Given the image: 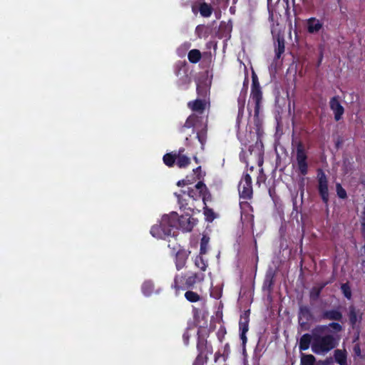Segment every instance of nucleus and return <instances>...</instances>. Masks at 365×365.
<instances>
[{"label": "nucleus", "mask_w": 365, "mask_h": 365, "mask_svg": "<svg viewBox=\"0 0 365 365\" xmlns=\"http://www.w3.org/2000/svg\"><path fill=\"white\" fill-rule=\"evenodd\" d=\"M272 33L277 36V46L276 48L277 55L278 57L284 51V40L279 36L277 29L274 27L272 29Z\"/></svg>", "instance_id": "obj_15"}, {"label": "nucleus", "mask_w": 365, "mask_h": 365, "mask_svg": "<svg viewBox=\"0 0 365 365\" xmlns=\"http://www.w3.org/2000/svg\"><path fill=\"white\" fill-rule=\"evenodd\" d=\"M177 225L181 227L185 231H190L195 225L197 221L195 219L192 218L187 213L185 216H181L180 218L177 217Z\"/></svg>", "instance_id": "obj_7"}, {"label": "nucleus", "mask_w": 365, "mask_h": 365, "mask_svg": "<svg viewBox=\"0 0 365 365\" xmlns=\"http://www.w3.org/2000/svg\"><path fill=\"white\" fill-rule=\"evenodd\" d=\"M153 285L150 282H146L143 285V291L145 295H149L153 291Z\"/></svg>", "instance_id": "obj_27"}, {"label": "nucleus", "mask_w": 365, "mask_h": 365, "mask_svg": "<svg viewBox=\"0 0 365 365\" xmlns=\"http://www.w3.org/2000/svg\"><path fill=\"white\" fill-rule=\"evenodd\" d=\"M289 37L291 38L292 37V34H291V31H289Z\"/></svg>", "instance_id": "obj_37"}, {"label": "nucleus", "mask_w": 365, "mask_h": 365, "mask_svg": "<svg viewBox=\"0 0 365 365\" xmlns=\"http://www.w3.org/2000/svg\"><path fill=\"white\" fill-rule=\"evenodd\" d=\"M199 140L202 143V138L200 135H198Z\"/></svg>", "instance_id": "obj_36"}, {"label": "nucleus", "mask_w": 365, "mask_h": 365, "mask_svg": "<svg viewBox=\"0 0 365 365\" xmlns=\"http://www.w3.org/2000/svg\"><path fill=\"white\" fill-rule=\"evenodd\" d=\"M195 120H196V116L190 115L187 119L184 126L186 128H190V127L193 126L195 124Z\"/></svg>", "instance_id": "obj_30"}, {"label": "nucleus", "mask_w": 365, "mask_h": 365, "mask_svg": "<svg viewBox=\"0 0 365 365\" xmlns=\"http://www.w3.org/2000/svg\"><path fill=\"white\" fill-rule=\"evenodd\" d=\"M259 95H257V96H256V98H257V99H258V98H259Z\"/></svg>", "instance_id": "obj_38"}, {"label": "nucleus", "mask_w": 365, "mask_h": 365, "mask_svg": "<svg viewBox=\"0 0 365 365\" xmlns=\"http://www.w3.org/2000/svg\"><path fill=\"white\" fill-rule=\"evenodd\" d=\"M327 327H320L313 331L312 351L316 354L324 355L336 345V339L327 334Z\"/></svg>", "instance_id": "obj_2"}, {"label": "nucleus", "mask_w": 365, "mask_h": 365, "mask_svg": "<svg viewBox=\"0 0 365 365\" xmlns=\"http://www.w3.org/2000/svg\"><path fill=\"white\" fill-rule=\"evenodd\" d=\"M209 106V103L206 101L195 100L188 103V106L194 111L202 112Z\"/></svg>", "instance_id": "obj_12"}, {"label": "nucleus", "mask_w": 365, "mask_h": 365, "mask_svg": "<svg viewBox=\"0 0 365 365\" xmlns=\"http://www.w3.org/2000/svg\"><path fill=\"white\" fill-rule=\"evenodd\" d=\"M200 11L202 16L207 17L210 16L212 10L210 6L207 4H202L200 8Z\"/></svg>", "instance_id": "obj_26"}, {"label": "nucleus", "mask_w": 365, "mask_h": 365, "mask_svg": "<svg viewBox=\"0 0 365 365\" xmlns=\"http://www.w3.org/2000/svg\"><path fill=\"white\" fill-rule=\"evenodd\" d=\"M315 357L312 354H302L301 357V365H313Z\"/></svg>", "instance_id": "obj_22"}, {"label": "nucleus", "mask_w": 365, "mask_h": 365, "mask_svg": "<svg viewBox=\"0 0 365 365\" xmlns=\"http://www.w3.org/2000/svg\"><path fill=\"white\" fill-rule=\"evenodd\" d=\"M240 329L241 331V339L242 341L245 343L247 341V337L245 336L246 332L248 331V317L245 316L241 319L240 322Z\"/></svg>", "instance_id": "obj_17"}, {"label": "nucleus", "mask_w": 365, "mask_h": 365, "mask_svg": "<svg viewBox=\"0 0 365 365\" xmlns=\"http://www.w3.org/2000/svg\"><path fill=\"white\" fill-rule=\"evenodd\" d=\"M363 311L360 309H356L354 307H351L349 308V323L353 328L359 327L360 323L362 321L363 318Z\"/></svg>", "instance_id": "obj_6"}, {"label": "nucleus", "mask_w": 365, "mask_h": 365, "mask_svg": "<svg viewBox=\"0 0 365 365\" xmlns=\"http://www.w3.org/2000/svg\"><path fill=\"white\" fill-rule=\"evenodd\" d=\"M312 339H313V332L312 334H304L299 341V347L300 350H307L312 347Z\"/></svg>", "instance_id": "obj_14"}, {"label": "nucleus", "mask_w": 365, "mask_h": 365, "mask_svg": "<svg viewBox=\"0 0 365 365\" xmlns=\"http://www.w3.org/2000/svg\"><path fill=\"white\" fill-rule=\"evenodd\" d=\"M302 175L307 172V154L302 144H299L296 150V160L294 163Z\"/></svg>", "instance_id": "obj_4"}, {"label": "nucleus", "mask_w": 365, "mask_h": 365, "mask_svg": "<svg viewBox=\"0 0 365 365\" xmlns=\"http://www.w3.org/2000/svg\"><path fill=\"white\" fill-rule=\"evenodd\" d=\"M239 193L242 197L250 198L252 195V178L248 174H245L238 186Z\"/></svg>", "instance_id": "obj_5"}, {"label": "nucleus", "mask_w": 365, "mask_h": 365, "mask_svg": "<svg viewBox=\"0 0 365 365\" xmlns=\"http://www.w3.org/2000/svg\"><path fill=\"white\" fill-rule=\"evenodd\" d=\"M201 58V53L198 50L193 49L188 53V58L192 63H197Z\"/></svg>", "instance_id": "obj_23"}, {"label": "nucleus", "mask_w": 365, "mask_h": 365, "mask_svg": "<svg viewBox=\"0 0 365 365\" xmlns=\"http://www.w3.org/2000/svg\"><path fill=\"white\" fill-rule=\"evenodd\" d=\"M200 199L202 200L203 204L205 205L206 201L210 200V195L207 193L206 186L199 182L193 187L188 188L187 194L185 191H183V196L179 198V203L181 207H185L193 213L195 210L200 212L196 203L200 202Z\"/></svg>", "instance_id": "obj_1"}, {"label": "nucleus", "mask_w": 365, "mask_h": 365, "mask_svg": "<svg viewBox=\"0 0 365 365\" xmlns=\"http://www.w3.org/2000/svg\"><path fill=\"white\" fill-rule=\"evenodd\" d=\"M285 9H286V14L287 15H289V4H288V3H286Z\"/></svg>", "instance_id": "obj_35"}, {"label": "nucleus", "mask_w": 365, "mask_h": 365, "mask_svg": "<svg viewBox=\"0 0 365 365\" xmlns=\"http://www.w3.org/2000/svg\"><path fill=\"white\" fill-rule=\"evenodd\" d=\"M319 190L323 200L327 202L329 200V190L327 180L324 173H319Z\"/></svg>", "instance_id": "obj_8"}, {"label": "nucleus", "mask_w": 365, "mask_h": 365, "mask_svg": "<svg viewBox=\"0 0 365 365\" xmlns=\"http://www.w3.org/2000/svg\"><path fill=\"white\" fill-rule=\"evenodd\" d=\"M176 220L177 213L175 212L163 215L161 221L152 227L150 231L152 235L158 238L171 235L173 228L177 227Z\"/></svg>", "instance_id": "obj_3"}, {"label": "nucleus", "mask_w": 365, "mask_h": 365, "mask_svg": "<svg viewBox=\"0 0 365 365\" xmlns=\"http://www.w3.org/2000/svg\"><path fill=\"white\" fill-rule=\"evenodd\" d=\"M163 162L169 167L173 166L175 162H176L175 153L174 155L170 153L165 155L163 157Z\"/></svg>", "instance_id": "obj_25"}, {"label": "nucleus", "mask_w": 365, "mask_h": 365, "mask_svg": "<svg viewBox=\"0 0 365 365\" xmlns=\"http://www.w3.org/2000/svg\"><path fill=\"white\" fill-rule=\"evenodd\" d=\"M325 317L331 320H339L342 317V314L336 310L329 311L325 313Z\"/></svg>", "instance_id": "obj_24"}, {"label": "nucleus", "mask_w": 365, "mask_h": 365, "mask_svg": "<svg viewBox=\"0 0 365 365\" xmlns=\"http://www.w3.org/2000/svg\"><path fill=\"white\" fill-rule=\"evenodd\" d=\"M176 164L180 168H186L190 163V159L181 152L175 153Z\"/></svg>", "instance_id": "obj_16"}, {"label": "nucleus", "mask_w": 365, "mask_h": 365, "mask_svg": "<svg viewBox=\"0 0 365 365\" xmlns=\"http://www.w3.org/2000/svg\"><path fill=\"white\" fill-rule=\"evenodd\" d=\"M204 275L203 274H195L190 277H189L186 280V284L189 287H192L196 283L200 282L203 280Z\"/></svg>", "instance_id": "obj_19"}, {"label": "nucleus", "mask_w": 365, "mask_h": 365, "mask_svg": "<svg viewBox=\"0 0 365 365\" xmlns=\"http://www.w3.org/2000/svg\"><path fill=\"white\" fill-rule=\"evenodd\" d=\"M346 356L345 350L337 349L334 351L335 361L339 365H346Z\"/></svg>", "instance_id": "obj_18"}, {"label": "nucleus", "mask_w": 365, "mask_h": 365, "mask_svg": "<svg viewBox=\"0 0 365 365\" xmlns=\"http://www.w3.org/2000/svg\"><path fill=\"white\" fill-rule=\"evenodd\" d=\"M190 254V251L181 250L176 255V267L178 269L182 268Z\"/></svg>", "instance_id": "obj_10"}, {"label": "nucleus", "mask_w": 365, "mask_h": 365, "mask_svg": "<svg viewBox=\"0 0 365 365\" xmlns=\"http://www.w3.org/2000/svg\"><path fill=\"white\" fill-rule=\"evenodd\" d=\"M195 264L197 267L201 269L202 270H205L206 267L205 263L201 259V257H197L195 259Z\"/></svg>", "instance_id": "obj_32"}, {"label": "nucleus", "mask_w": 365, "mask_h": 365, "mask_svg": "<svg viewBox=\"0 0 365 365\" xmlns=\"http://www.w3.org/2000/svg\"><path fill=\"white\" fill-rule=\"evenodd\" d=\"M327 327V329L329 327H331V329H333L336 332L340 331L342 329L341 326L339 324H338V323H331Z\"/></svg>", "instance_id": "obj_33"}, {"label": "nucleus", "mask_w": 365, "mask_h": 365, "mask_svg": "<svg viewBox=\"0 0 365 365\" xmlns=\"http://www.w3.org/2000/svg\"><path fill=\"white\" fill-rule=\"evenodd\" d=\"M186 299L190 302H197L200 300V295L193 291H187L185 294Z\"/></svg>", "instance_id": "obj_21"}, {"label": "nucleus", "mask_w": 365, "mask_h": 365, "mask_svg": "<svg viewBox=\"0 0 365 365\" xmlns=\"http://www.w3.org/2000/svg\"><path fill=\"white\" fill-rule=\"evenodd\" d=\"M341 291H342L343 294H344V296L347 299H350L351 297V289H350L349 286L347 284H344L341 285Z\"/></svg>", "instance_id": "obj_29"}, {"label": "nucleus", "mask_w": 365, "mask_h": 365, "mask_svg": "<svg viewBox=\"0 0 365 365\" xmlns=\"http://www.w3.org/2000/svg\"><path fill=\"white\" fill-rule=\"evenodd\" d=\"M330 107L334 113L336 120L341 119L344 113V108L336 98H333L330 101Z\"/></svg>", "instance_id": "obj_9"}, {"label": "nucleus", "mask_w": 365, "mask_h": 365, "mask_svg": "<svg viewBox=\"0 0 365 365\" xmlns=\"http://www.w3.org/2000/svg\"><path fill=\"white\" fill-rule=\"evenodd\" d=\"M193 175H195V177L192 178V179H190V177L187 176L186 179L179 181L178 182V185L181 186L182 185H191L194 182H195L197 180H200L202 176L200 167H198L197 168L193 170Z\"/></svg>", "instance_id": "obj_11"}, {"label": "nucleus", "mask_w": 365, "mask_h": 365, "mask_svg": "<svg viewBox=\"0 0 365 365\" xmlns=\"http://www.w3.org/2000/svg\"><path fill=\"white\" fill-rule=\"evenodd\" d=\"M204 215L207 222H211L217 217V215L206 205L204 207Z\"/></svg>", "instance_id": "obj_20"}, {"label": "nucleus", "mask_w": 365, "mask_h": 365, "mask_svg": "<svg viewBox=\"0 0 365 365\" xmlns=\"http://www.w3.org/2000/svg\"><path fill=\"white\" fill-rule=\"evenodd\" d=\"M307 30L309 33H317L318 32L322 27V23L319 20L311 18L307 21Z\"/></svg>", "instance_id": "obj_13"}, {"label": "nucleus", "mask_w": 365, "mask_h": 365, "mask_svg": "<svg viewBox=\"0 0 365 365\" xmlns=\"http://www.w3.org/2000/svg\"><path fill=\"white\" fill-rule=\"evenodd\" d=\"M209 242V239L206 237H203L201 240L200 245V254H205L207 251V247Z\"/></svg>", "instance_id": "obj_28"}, {"label": "nucleus", "mask_w": 365, "mask_h": 365, "mask_svg": "<svg viewBox=\"0 0 365 365\" xmlns=\"http://www.w3.org/2000/svg\"><path fill=\"white\" fill-rule=\"evenodd\" d=\"M252 81H253V86L255 87L254 89L257 90L258 88L259 83L257 82V76L255 73H253V75H252Z\"/></svg>", "instance_id": "obj_34"}, {"label": "nucleus", "mask_w": 365, "mask_h": 365, "mask_svg": "<svg viewBox=\"0 0 365 365\" xmlns=\"http://www.w3.org/2000/svg\"><path fill=\"white\" fill-rule=\"evenodd\" d=\"M336 192H337L338 196L340 198H345L346 197V192L345 190L343 189V187L340 185H339V184L336 185Z\"/></svg>", "instance_id": "obj_31"}]
</instances>
